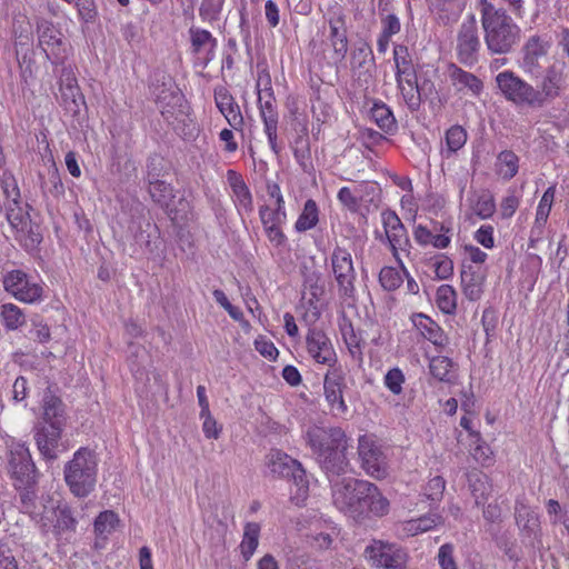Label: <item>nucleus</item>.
I'll return each mask as SVG.
<instances>
[{
  "mask_svg": "<svg viewBox=\"0 0 569 569\" xmlns=\"http://www.w3.org/2000/svg\"><path fill=\"white\" fill-rule=\"evenodd\" d=\"M338 536L336 527H328L326 531H320L310 536L311 543L319 549H328L333 539Z\"/></svg>",
  "mask_w": 569,
  "mask_h": 569,
  "instance_id": "nucleus-59",
  "label": "nucleus"
},
{
  "mask_svg": "<svg viewBox=\"0 0 569 569\" xmlns=\"http://www.w3.org/2000/svg\"><path fill=\"white\" fill-rule=\"evenodd\" d=\"M221 9V0H202L199 8V16L204 22H213L219 19Z\"/></svg>",
  "mask_w": 569,
  "mask_h": 569,
  "instance_id": "nucleus-57",
  "label": "nucleus"
},
{
  "mask_svg": "<svg viewBox=\"0 0 569 569\" xmlns=\"http://www.w3.org/2000/svg\"><path fill=\"white\" fill-rule=\"evenodd\" d=\"M363 555L373 569H407L409 559L405 548L379 539L371 540Z\"/></svg>",
  "mask_w": 569,
  "mask_h": 569,
  "instance_id": "nucleus-5",
  "label": "nucleus"
},
{
  "mask_svg": "<svg viewBox=\"0 0 569 569\" xmlns=\"http://www.w3.org/2000/svg\"><path fill=\"white\" fill-rule=\"evenodd\" d=\"M202 422V431L208 439H218L220 437L222 428L218 426L217 420L213 418L210 411L207 413H200Z\"/></svg>",
  "mask_w": 569,
  "mask_h": 569,
  "instance_id": "nucleus-60",
  "label": "nucleus"
},
{
  "mask_svg": "<svg viewBox=\"0 0 569 569\" xmlns=\"http://www.w3.org/2000/svg\"><path fill=\"white\" fill-rule=\"evenodd\" d=\"M298 463V460L279 449L271 450L267 456L266 462L270 473L279 478H289L293 469H297Z\"/></svg>",
  "mask_w": 569,
  "mask_h": 569,
  "instance_id": "nucleus-29",
  "label": "nucleus"
},
{
  "mask_svg": "<svg viewBox=\"0 0 569 569\" xmlns=\"http://www.w3.org/2000/svg\"><path fill=\"white\" fill-rule=\"evenodd\" d=\"M431 267L438 279L445 280L453 273V262L445 254H437L431 259Z\"/></svg>",
  "mask_w": 569,
  "mask_h": 569,
  "instance_id": "nucleus-55",
  "label": "nucleus"
},
{
  "mask_svg": "<svg viewBox=\"0 0 569 569\" xmlns=\"http://www.w3.org/2000/svg\"><path fill=\"white\" fill-rule=\"evenodd\" d=\"M471 208L473 213H476L479 218L488 219L492 217L496 211L495 198L488 191H482L476 196Z\"/></svg>",
  "mask_w": 569,
  "mask_h": 569,
  "instance_id": "nucleus-45",
  "label": "nucleus"
},
{
  "mask_svg": "<svg viewBox=\"0 0 569 569\" xmlns=\"http://www.w3.org/2000/svg\"><path fill=\"white\" fill-rule=\"evenodd\" d=\"M331 272L333 274L340 298H351L356 291V270L351 253L337 246L330 256Z\"/></svg>",
  "mask_w": 569,
  "mask_h": 569,
  "instance_id": "nucleus-9",
  "label": "nucleus"
},
{
  "mask_svg": "<svg viewBox=\"0 0 569 569\" xmlns=\"http://www.w3.org/2000/svg\"><path fill=\"white\" fill-rule=\"evenodd\" d=\"M63 412L62 402L59 398L48 395L43 399V418L50 422L51 427H58L56 419Z\"/></svg>",
  "mask_w": 569,
  "mask_h": 569,
  "instance_id": "nucleus-50",
  "label": "nucleus"
},
{
  "mask_svg": "<svg viewBox=\"0 0 569 569\" xmlns=\"http://www.w3.org/2000/svg\"><path fill=\"white\" fill-rule=\"evenodd\" d=\"M442 517L438 513H427L416 519L400 523L398 535L402 538L415 537L427 532L442 523Z\"/></svg>",
  "mask_w": 569,
  "mask_h": 569,
  "instance_id": "nucleus-27",
  "label": "nucleus"
},
{
  "mask_svg": "<svg viewBox=\"0 0 569 569\" xmlns=\"http://www.w3.org/2000/svg\"><path fill=\"white\" fill-rule=\"evenodd\" d=\"M323 19L329 28L326 39L332 50L331 59L337 63L341 62L348 52L347 14L345 9L335 2L328 8Z\"/></svg>",
  "mask_w": 569,
  "mask_h": 569,
  "instance_id": "nucleus-7",
  "label": "nucleus"
},
{
  "mask_svg": "<svg viewBox=\"0 0 569 569\" xmlns=\"http://www.w3.org/2000/svg\"><path fill=\"white\" fill-rule=\"evenodd\" d=\"M214 100L217 108L223 114L227 122L234 130H242L243 117L241 114L238 103L233 97L224 88H219L214 91Z\"/></svg>",
  "mask_w": 569,
  "mask_h": 569,
  "instance_id": "nucleus-23",
  "label": "nucleus"
},
{
  "mask_svg": "<svg viewBox=\"0 0 569 569\" xmlns=\"http://www.w3.org/2000/svg\"><path fill=\"white\" fill-rule=\"evenodd\" d=\"M303 293L309 295V305L316 308V303L320 301L326 292L325 281L319 271H308L303 273Z\"/></svg>",
  "mask_w": 569,
  "mask_h": 569,
  "instance_id": "nucleus-34",
  "label": "nucleus"
},
{
  "mask_svg": "<svg viewBox=\"0 0 569 569\" xmlns=\"http://www.w3.org/2000/svg\"><path fill=\"white\" fill-rule=\"evenodd\" d=\"M480 48L481 42L476 17L469 14L462 21L457 33V58L462 64L472 67L478 62Z\"/></svg>",
  "mask_w": 569,
  "mask_h": 569,
  "instance_id": "nucleus-13",
  "label": "nucleus"
},
{
  "mask_svg": "<svg viewBox=\"0 0 569 569\" xmlns=\"http://www.w3.org/2000/svg\"><path fill=\"white\" fill-rule=\"evenodd\" d=\"M416 326L421 335L436 347L442 349L448 345V337L431 318L420 315Z\"/></svg>",
  "mask_w": 569,
  "mask_h": 569,
  "instance_id": "nucleus-31",
  "label": "nucleus"
},
{
  "mask_svg": "<svg viewBox=\"0 0 569 569\" xmlns=\"http://www.w3.org/2000/svg\"><path fill=\"white\" fill-rule=\"evenodd\" d=\"M358 455L361 467L370 477L385 479L389 475L387 456L373 436L363 435L359 437Z\"/></svg>",
  "mask_w": 569,
  "mask_h": 569,
  "instance_id": "nucleus-11",
  "label": "nucleus"
},
{
  "mask_svg": "<svg viewBox=\"0 0 569 569\" xmlns=\"http://www.w3.org/2000/svg\"><path fill=\"white\" fill-rule=\"evenodd\" d=\"M149 193L153 201L160 206H168L173 198L172 187L161 180L150 181Z\"/></svg>",
  "mask_w": 569,
  "mask_h": 569,
  "instance_id": "nucleus-48",
  "label": "nucleus"
},
{
  "mask_svg": "<svg viewBox=\"0 0 569 569\" xmlns=\"http://www.w3.org/2000/svg\"><path fill=\"white\" fill-rule=\"evenodd\" d=\"M450 80L458 92L470 97H479L483 90V82L473 73L453 67Z\"/></svg>",
  "mask_w": 569,
  "mask_h": 569,
  "instance_id": "nucleus-26",
  "label": "nucleus"
},
{
  "mask_svg": "<svg viewBox=\"0 0 569 569\" xmlns=\"http://www.w3.org/2000/svg\"><path fill=\"white\" fill-rule=\"evenodd\" d=\"M2 282L4 290L20 302L32 305L42 300V283L22 270L8 271Z\"/></svg>",
  "mask_w": 569,
  "mask_h": 569,
  "instance_id": "nucleus-10",
  "label": "nucleus"
},
{
  "mask_svg": "<svg viewBox=\"0 0 569 569\" xmlns=\"http://www.w3.org/2000/svg\"><path fill=\"white\" fill-rule=\"evenodd\" d=\"M398 89L410 110H417L421 103L420 91L417 83V77L409 80L397 82Z\"/></svg>",
  "mask_w": 569,
  "mask_h": 569,
  "instance_id": "nucleus-43",
  "label": "nucleus"
},
{
  "mask_svg": "<svg viewBox=\"0 0 569 569\" xmlns=\"http://www.w3.org/2000/svg\"><path fill=\"white\" fill-rule=\"evenodd\" d=\"M12 204H9L7 209V220L13 230L24 231L29 224V214L19 206L16 199L19 196L16 186L12 188Z\"/></svg>",
  "mask_w": 569,
  "mask_h": 569,
  "instance_id": "nucleus-39",
  "label": "nucleus"
},
{
  "mask_svg": "<svg viewBox=\"0 0 569 569\" xmlns=\"http://www.w3.org/2000/svg\"><path fill=\"white\" fill-rule=\"evenodd\" d=\"M445 491V480L442 477H435L429 480L425 487L423 495L431 501H437L442 497Z\"/></svg>",
  "mask_w": 569,
  "mask_h": 569,
  "instance_id": "nucleus-61",
  "label": "nucleus"
},
{
  "mask_svg": "<svg viewBox=\"0 0 569 569\" xmlns=\"http://www.w3.org/2000/svg\"><path fill=\"white\" fill-rule=\"evenodd\" d=\"M479 12L487 49L492 54H507L521 39V29L503 8L489 0L479 1Z\"/></svg>",
  "mask_w": 569,
  "mask_h": 569,
  "instance_id": "nucleus-2",
  "label": "nucleus"
},
{
  "mask_svg": "<svg viewBox=\"0 0 569 569\" xmlns=\"http://www.w3.org/2000/svg\"><path fill=\"white\" fill-rule=\"evenodd\" d=\"M192 52L202 59L203 64H208L214 58L217 39L210 31L197 27L189 29Z\"/></svg>",
  "mask_w": 569,
  "mask_h": 569,
  "instance_id": "nucleus-21",
  "label": "nucleus"
},
{
  "mask_svg": "<svg viewBox=\"0 0 569 569\" xmlns=\"http://www.w3.org/2000/svg\"><path fill=\"white\" fill-rule=\"evenodd\" d=\"M156 101L161 108V113H170L168 108L178 106L182 100V94L170 77H163L161 86L154 89Z\"/></svg>",
  "mask_w": 569,
  "mask_h": 569,
  "instance_id": "nucleus-28",
  "label": "nucleus"
},
{
  "mask_svg": "<svg viewBox=\"0 0 569 569\" xmlns=\"http://www.w3.org/2000/svg\"><path fill=\"white\" fill-rule=\"evenodd\" d=\"M467 137V131L461 126L450 127L445 134L446 148L441 150V156L450 158L466 144Z\"/></svg>",
  "mask_w": 569,
  "mask_h": 569,
  "instance_id": "nucleus-38",
  "label": "nucleus"
},
{
  "mask_svg": "<svg viewBox=\"0 0 569 569\" xmlns=\"http://www.w3.org/2000/svg\"><path fill=\"white\" fill-rule=\"evenodd\" d=\"M379 281L386 290L392 291L399 288L403 280L401 273L396 268L383 267L379 273Z\"/></svg>",
  "mask_w": 569,
  "mask_h": 569,
  "instance_id": "nucleus-54",
  "label": "nucleus"
},
{
  "mask_svg": "<svg viewBox=\"0 0 569 569\" xmlns=\"http://www.w3.org/2000/svg\"><path fill=\"white\" fill-rule=\"evenodd\" d=\"M297 144L298 146L293 150L295 159L303 171L307 172L312 168L308 141L299 139Z\"/></svg>",
  "mask_w": 569,
  "mask_h": 569,
  "instance_id": "nucleus-58",
  "label": "nucleus"
},
{
  "mask_svg": "<svg viewBox=\"0 0 569 569\" xmlns=\"http://www.w3.org/2000/svg\"><path fill=\"white\" fill-rule=\"evenodd\" d=\"M405 382V373L398 367L389 369L383 377L385 387L395 396L402 393Z\"/></svg>",
  "mask_w": 569,
  "mask_h": 569,
  "instance_id": "nucleus-52",
  "label": "nucleus"
},
{
  "mask_svg": "<svg viewBox=\"0 0 569 569\" xmlns=\"http://www.w3.org/2000/svg\"><path fill=\"white\" fill-rule=\"evenodd\" d=\"M347 389L346 372L342 367L328 368L323 377V397L330 411L336 417H343L349 411L345 400Z\"/></svg>",
  "mask_w": 569,
  "mask_h": 569,
  "instance_id": "nucleus-12",
  "label": "nucleus"
},
{
  "mask_svg": "<svg viewBox=\"0 0 569 569\" xmlns=\"http://www.w3.org/2000/svg\"><path fill=\"white\" fill-rule=\"evenodd\" d=\"M319 222V208L313 199L305 202L303 209L299 214L295 229L297 232H306L313 229Z\"/></svg>",
  "mask_w": 569,
  "mask_h": 569,
  "instance_id": "nucleus-36",
  "label": "nucleus"
},
{
  "mask_svg": "<svg viewBox=\"0 0 569 569\" xmlns=\"http://www.w3.org/2000/svg\"><path fill=\"white\" fill-rule=\"evenodd\" d=\"M9 469L21 486L28 487L36 482V467L24 443L11 445Z\"/></svg>",
  "mask_w": 569,
  "mask_h": 569,
  "instance_id": "nucleus-16",
  "label": "nucleus"
},
{
  "mask_svg": "<svg viewBox=\"0 0 569 569\" xmlns=\"http://www.w3.org/2000/svg\"><path fill=\"white\" fill-rule=\"evenodd\" d=\"M61 104L69 113L77 116L84 104V98L80 92L73 72L63 68L60 78Z\"/></svg>",
  "mask_w": 569,
  "mask_h": 569,
  "instance_id": "nucleus-18",
  "label": "nucleus"
},
{
  "mask_svg": "<svg viewBox=\"0 0 569 569\" xmlns=\"http://www.w3.org/2000/svg\"><path fill=\"white\" fill-rule=\"evenodd\" d=\"M289 478L292 479L295 486L297 487V492L292 499L299 503L307 498L309 489V481L306 475V470L300 462L298 463L297 469H293L292 473H290Z\"/></svg>",
  "mask_w": 569,
  "mask_h": 569,
  "instance_id": "nucleus-49",
  "label": "nucleus"
},
{
  "mask_svg": "<svg viewBox=\"0 0 569 569\" xmlns=\"http://www.w3.org/2000/svg\"><path fill=\"white\" fill-rule=\"evenodd\" d=\"M0 319L7 330L13 331L27 322L26 313L14 303L8 302L0 307Z\"/></svg>",
  "mask_w": 569,
  "mask_h": 569,
  "instance_id": "nucleus-35",
  "label": "nucleus"
},
{
  "mask_svg": "<svg viewBox=\"0 0 569 569\" xmlns=\"http://www.w3.org/2000/svg\"><path fill=\"white\" fill-rule=\"evenodd\" d=\"M438 561L441 569H457V565L453 558V546L445 543L439 548Z\"/></svg>",
  "mask_w": 569,
  "mask_h": 569,
  "instance_id": "nucleus-64",
  "label": "nucleus"
},
{
  "mask_svg": "<svg viewBox=\"0 0 569 569\" xmlns=\"http://www.w3.org/2000/svg\"><path fill=\"white\" fill-rule=\"evenodd\" d=\"M362 486V491H360V493H365L368 496L369 492V499H371L370 515L376 517H382L387 515L389 511V501L386 497L381 495L378 487L369 481H367V483Z\"/></svg>",
  "mask_w": 569,
  "mask_h": 569,
  "instance_id": "nucleus-41",
  "label": "nucleus"
},
{
  "mask_svg": "<svg viewBox=\"0 0 569 569\" xmlns=\"http://www.w3.org/2000/svg\"><path fill=\"white\" fill-rule=\"evenodd\" d=\"M463 295L470 301H477L483 292L486 273L480 268L463 266L460 274Z\"/></svg>",
  "mask_w": 569,
  "mask_h": 569,
  "instance_id": "nucleus-24",
  "label": "nucleus"
},
{
  "mask_svg": "<svg viewBox=\"0 0 569 569\" xmlns=\"http://www.w3.org/2000/svg\"><path fill=\"white\" fill-rule=\"evenodd\" d=\"M267 99L259 92V112L263 122V131L268 138L269 146L274 153H279L278 147V111L271 92L267 93Z\"/></svg>",
  "mask_w": 569,
  "mask_h": 569,
  "instance_id": "nucleus-20",
  "label": "nucleus"
},
{
  "mask_svg": "<svg viewBox=\"0 0 569 569\" xmlns=\"http://www.w3.org/2000/svg\"><path fill=\"white\" fill-rule=\"evenodd\" d=\"M496 170L502 179H512L519 170V157L511 150L501 151L497 157Z\"/></svg>",
  "mask_w": 569,
  "mask_h": 569,
  "instance_id": "nucleus-37",
  "label": "nucleus"
},
{
  "mask_svg": "<svg viewBox=\"0 0 569 569\" xmlns=\"http://www.w3.org/2000/svg\"><path fill=\"white\" fill-rule=\"evenodd\" d=\"M260 526L257 522H248L244 526L242 541L240 543V551L244 559L248 561L254 553L259 545Z\"/></svg>",
  "mask_w": 569,
  "mask_h": 569,
  "instance_id": "nucleus-40",
  "label": "nucleus"
},
{
  "mask_svg": "<svg viewBox=\"0 0 569 569\" xmlns=\"http://www.w3.org/2000/svg\"><path fill=\"white\" fill-rule=\"evenodd\" d=\"M370 118L386 133H392L397 130L396 118L385 102H373L370 109Z\"/></svg>",
  "mask_w": 569,
  "mask_h": 569,
  "instance_id": "nucleus-32",
  "label": "nucleus"
},
{
  "mask_svg": "<svg viewBox=\"0 0 569 569\" xmlns=\"http://www.w3.org/2000/svg\"><path fill=\"white\" fill-rule=\"evenodd\" d=\"M381 223L383 227V234L377 236V239L388 246L392 257L398 262L401 270L406 271V267L400 258V251L406 252V254L409 256L411 242L405 224L392 210H383L381 212Z\"/></svg>",
  "mask_w": 569,
  "mask_h": 569,
  "instance_id": "nucleus-4",
  "label": "nucleus"
},
{
  "mask_svg": "<svg viewBox=\"0 0 569 569\" xmlns=\"http://www.w3.org/2000/svg\"><path fill=\"white\" fill-rule=\"evenodd\" d=\"M119 522L118 515L111 510L101 512L94 521V530L100 536L110 535Z\"/></svg>",
  "mask_w": 569,
  "mask_h": 569,
  "instance_id": "nucleus-51",
  "label": "nucleus"
},
{
  "mask_svg": "<svg viewBox=\"0 0 569 569\" xmlns=\"http://www.w3.org/2000/svg\"><path fill=\"white\" fill-rule=\"evenodd\" d=\"M98 461L94 452L80 448L64 467V481L71 493L84 498L89 496L97 482Z\"/></svg>",
  "mask_w": 569,
  "mask_h": 569,
  "instance_id": "nucleus-3",
  "label": "nucleus"
},
{
  "mask_svg": "<svg viewBox=\"0 0 569 569\" xmlns=\"http://www.w3.org/2000/svg\"><path fill=\"white\" fill-rule=\"evenodd\" d=\"M437 306L438 308L448 315L456 311L457 308V292L449 284H442L437 290Z\"/></svg>",
  "mask_w": 569,
  "mask_h": 569,
  "instance_id": "nucleus-46",
  "label": "nucleus"
},
{
  "mask_svg": "<svg viewBox=\"0 0 569 569\" xmlns=\"http://www.w3.org/2000/svg\"><path fill=\"white\" fill-rule=\"evenodd\" d=\"M550 41L542 36H531L525 42L521 53V69L527 73H533L539 69V59L547 56Z\"/></svg>",
  "mask_w": 569,
  "mask_h": 569,
  "instance_id": "nucleus-19",
  "label": "nucleus"
},
{
  "mask_svg": "<svg viewBox=\"0 0 569 569\" xmlns=\"http://www.w3.org/2000/svg\"><path fill=\"white\" fill-rule=\"evenodd\" d=\"M456 367V363L445 356L432 357L429 360V372L440 382L453 383L457 378Z\"/></svg>",
  "mask_w": 569,
  "mask_h": 569,
  "instance_id": "nucleus-30",
  "label": "nucleus"
},
{
  "mask_svg": "<svg viewBox=\"0 0 569 569\" xmlns=\"http://www.w3.org/2000/svg\"><path fill=\"white\" fill-rule=\"evenodd\" d=\"M306 348L309 357L318 365L336 368L338 356L330 338L319 329H309L306 336Z\"/></svg>",
  "mask_w": 569,
  "mask_h": 569,
  "instance_id": "nucleus-15",
  "label": "nucleus"
},
{
  "mask_svg": "<svg viewBox=\"0 0 569 569\" xmlns=\"http://www.w3.org/2000/svg\"><path fill=\"white\" fill-rule=\"evenodd\" d=\"M59 438V428L51 427V431H39L36 435V442L41 455L47 459H56V447Z\"/></svg>",
  "mask_w": 569,
  "mask_h": 569,
  "instance_id": "nucleus-42",
  "label": "nucleus"
},
{
  "mask_svg": "<svg viewBox=\"0 0 569 569\" xmlns=\"http://www.w3.org/2000/svg\"><path fill=\"white\" fill-rule=\"evenodd\" d=\"M306 440L320 467L330 476H340L349 467L347 459L348 438L339 427H310Z\"/></svg>",
  "mask_w": 569,
  "mask_h": 569,
  "instance_id": "nucleus-1",
  "label": "nucleus"
},
{
  "mask_svg": "<svg viewBox=\"0 0 569 569\" xmlns=\"http://www.w3.org/2000/svg\"><path fill=\"white\" fill-rule=\"evenodd\" d=\"M397 82L417 77L416 68L409 58L408 49L403 46H396L393 49Z\"/></svg>",
  "mask_w": 569,
  "mask_h": 569,
  "instance_id": "nucleus-33",
  "label": "nucleus"
},
{
  "mask_svg": "<svg viewBox=\"0 0 569 569\" xmlns=\"http://www.w3.org/2000/svg\"><path fill=\"white\" fill-rule=\"evenodd\" d=\"M563 76L556 68L547 69L539 88H536L538 92V103H535V108H541L547 101L553 100L560 96L563 88Z\"/></svg>",
  "mask_w": 569,
  "mask_h": 569,
  "instance_id": "nucleus-22",
  "label": "nucleus"
},
{
  "mask_svg": "<svg viewBox=\"0 0 569 569\" xmlns=\"http://www.w3.org/2000/svg\"><path fill=\"white\" fill-rule=\"evenodd\" d=\"M38 41L52 64H59L66 59L67 43L60 30L51 22L43 20L38 24Z\"/></svg>",
  "mask_w": 569,
  "mask_h": 569,
  "instance_id": "nucleus-14",
  "label": "nucleus"
},
{
  "mask_svg": "<svg viewBox=\"0 0 569 569\" xmlns=\"http://www.w3.org/2000/svg\"><path fill=\"white\" fill-rule=\"evenodd\" d=\"M256 350L268 360H276L279 351L273 345L272 341L266 339L264 337H259L254 340Z\"/></svg>",
  "mask_w": 569,
  "mask_h": 569,
  "instance_id": "nucleus-63",
  "label": "nucleus"
},
{
  "mask_svg": "<svg viewBox=\"0 0 569 569\" xmlns=\"http://www.w3.org/2000/svg\"><path fill=\"white\" fill-rule=\"evenodd\" d=\"M366 480H359L351 477L342 478L332 483V499L336 507L347 515H351L352 508L356 505L357 496L362 491V485Z\"/></svg>",
  "mask_w": 569,
  "mask_h": 569,
  "instance_id": "nucleus-17",
  "label": "nucleus"
},
{
  "mask_svg": "<svg viewBox=\"0 0 569 569\" xmlns=\"http://www.w3.org/2000/svg\"><path fill=\"white\" fill-rule=\"evenodd\" d=\"M259 217L263 227L282 226L287 220L284 207L263 204L259 209Z\"/></svg>",
  "mask_w": 569,
  "mask_h": 569,
  "instance_id": "nucleus-44",
  "label": "nucleus"
},
{
  "mask_svg": "<svg viewBox=\"0 0 569 569\" xmlns=\"http://www.w3.org/2000/svg\"><path fill=\"white\" fill-rule=\"evenodd\" d=\"M496 83L507 101L531 108L538 103L539 96L536 88L511 70L499 72L496 76Z\"/></svg>",
  "mask_w": 569,
  "mask_h": 569,
  "instance_id": "nucleus-8",
  "label": "nucleus"
},
{
  "mask_svg": "<svg viewBox=\"0 0 569 569\" xmlns=\"http://www.w3.org/2000/svg\"><path fill=\"white\" fill-rule=\"evenodd\" d=\"M227 179L231 187L238 211L241 214H250L253 211L252 194L242 177L233 170H228Z\"/></svg>",
  "mask_w": 569,
  "mask_h": 569,
  "instance_id": "nucleus-25",
  "label": "nucleus"
},
{
  "mask_svg": "<svg viewBox=\"0 0 569 569\" xmlns=\"http://www.w3.org/2000/svg\"><path fill=\"white\" fill-rule=\"evenodd\" d=\"M42 511L31 510V517L39 523L43 532L59 535L66 530H73L76 520L66 506H60L58 500L51 497H42Z\"/></svg>",
  "mask_w": 569,
  "mask_h": 569,
  "instance_id": "nucleus-6",
  "label": "nucleus"
},
{
  "mask_svg": "<svg viewBox=\"0 0 569 569\" xmlns=\"http://www.w3.org/2000/svg\"><path fill=\"white\" fill-rule=\"evenodd\" d=\"M520 204L519 197L515 192H509L500 203V214L503 219L511 218Z\"/></svg>",
  "mask_w": 569,
  "mask_h": 569,
  "instance_id": "nucleus-62",
  "label": "nucleus"
},
{
  "mask_svg": "<svg viewBox=\"0 0 569 569\" xmlns=\"http://www.w3.org/2000/svg\"><path fill=\"white\" fill-rule=\"evenodd\" d=\"M556 194V188L550 186L542 194L536 211V218L540 221H547L550 214Z\"/></svg>",
  "mask_w": 569,
  "mask_h": 569,
  "instance_id": "nucleus-56",
  "label": "nucleus"
},
{
  "mask_svg": "<svg viewBox=\"0 0 569 569\" xmlns=\"http://www.w3.org/2000/svg\"><path fill=\"white\" fill-rule=\"evenodd\" d=\"M515 513L518 526L523 530L532 532L538 528L537 515L525 503L517 501Z\"/></svg>",
  "mask_w": 569,
  "mask_h": 569,
  "instance_id": "nucleus-47",
  "label": "nucleus"
},
{
  "mask_svg": "<svg viewBox=\"0 0 569 569\" xmlns=\"http://www.w3.org/2000/svg\"><path fill=\"white\" fill-rule=\"evenodd\" d=\"M470 487L477 505L485 502L492 492V486L483 475H477Z\"/></svg>",
  "mask_w": 569,
  "mask_h": 569,
  "instance_id": "nucleus-53",
  "label": "nucleus"
}]
</instances>
